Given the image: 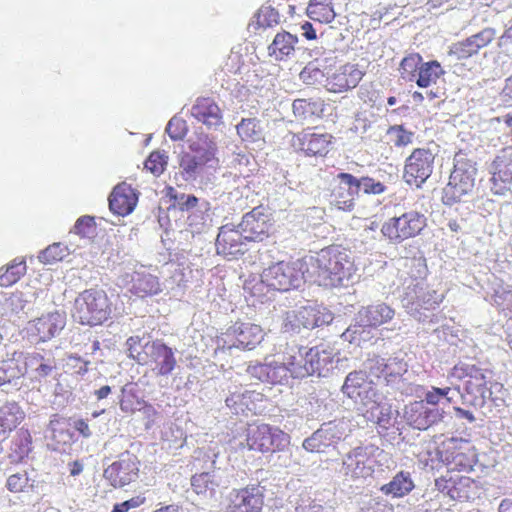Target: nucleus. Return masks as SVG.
I'll use <instances>...</instances> for the list:
<instances>
[{
  "instance_id": "dca6fc26",
  "label": "nucleus",
  "mask_w": 512,
  "mask_h": 512,
  "mask_svg": "<svg viewBox=\"0 0 512 512\" xmlns=\"http://www.w3.org/2000/svg\"><path fill=\"white\" fill-rule=\"evenodd\" d=\"M246 242L243 232L237 226L227 224L220 228L215 245L218 254L237 258L246 252Z\"/></svg>"
},
{
  "instance_id": "e2e57ef3",
  "label": "nucleus",
  "mask_w": 512,
  "mask_h": 512,
  "mask_svg": "<svg viewBox=\"0 0 512 512\" xmlns=\"http://www.w3.org/2000/svg\"><path fill=\"white\" fill-rule=\"evenodd\" d=\"M386 363V358L374 356L373 358L367 360L366 368L374 376L380 377L382 375L385 377Z\"/></svg>"
},
{
  "instance_id": "a878e982",
  "label": "nucleus",
  "mask_w": 512,
  "mask_h": 512,
  "mask_svg": "<svg viewBox=\"0 0 512 512\" xmlns=\"http://www.w3.org/2000/svg\"><path fill=\"white\" fill-rule=\"evenodd\" d=\"M191 114L208 127H217L222 124L221 109L209 98L198 99L191 108Z\"/></svg>"
},
{
  "instance_id": "a211bd4d",
  "label": "nucleus",
  "mask_w": 512,
  "mask_h": 512,
  "mask_svg": "<svg viewBox=\"0 0 512 512\" xmlns=\"http://www.w3.org/2000/svg\"><path fill=\"white\" fill-rule=\"evenodd\" d=\"M443 412L438 408H429L423 401H414L405 406L404 418L407 423L418 430H426L441 421Z\"/></svg>"
},
{
  "instance_id": "2eb2a0df",
  "label": "nucleus",
  "mask_w": 512,
  "mask_h": 512,
  "mask_svg": "<svg viewBox=\"0 0 512 512\" xmlns=\"http://www.w3.org/2000/svg\"><path fill=\"white\" fill-rule=\"evenodd\" d=\"M263 506V488L252 485L232 490L223 512H260Z\"/></svg>"
},
{
  "instance_id": "680f3d73",
  "label": "nucleus",
  "mask_w": 512,
  "mask_h": 512,
  "mask_svg": "<svg viewBox=\"0 0 512 512\" xmlns=\"http://www.w3.org/2000/svg\"><path fill=\"white\" fill-rule=\"evenodd\" d=\"M376 408L379 410V413L376 417V423L383 429H388L391 425L392 419V408L390 405H380L379 400L376 404H374Z\"/></svg>"
},
{
  "instance_id": "0eeeda50",
  "label": "nucleus",
  "mask_w": 512,
  "mask_h": 512,
  "mask_svg": "<svg viewBox=\"0 0 512 512\" xmlns=\"http://www.w3.org/2000/svg\"><path fill=\"white\" fill-rule=\"evenodd\" d=\"M425 226L426 217L423 214L409 211L390 218L382 225L381 232L391 242L400 243L418 235Z\"/></svg>"
},
{
  "instance_id": "a18cd8bd",
  "label": "nucleus",
  "mask_w": 512,
  "mask_h": 512,
  "mask_svg": "<svg viewBox=\"0 0 512 512\" xmlns=\"http://www.w3.org/2000/svg\"><path fill=\"white\" fill-rule=\"evenodd\" d=\"M478 52L473 46V41L470 38H466L462 41H458L449 47L448 56L454 60H465Z\"/></svg>"
},
{
  "instance_id": "7ed1b4c3",
  "label": "nucleus",
  "mask_w": 512,
  "mask_h": 512,
  "mask_svg": "<svg viewBox=\"0 0 512 512\" xmlns=\"http://www.w3.org/2000/svg\"><path fill=\"white\" fill-rule=\"evenodd\" d=\"M111 302L102 289H86L74 300L72 317L82 325L96 326L111 315Z\"/></svg>"
},
{
  "instance_id": "4468645a",
  "label": "nucleus",
  "mask_w": 512,
  "mask_h": 512,
  "mask_svg": "<svg viewBox=\"0 0 512 512\" xmlns=\"http://www.w3.org/2000/svg\"><path fill=\"white\" fill-rule=\"evenodd\" d=\"M138 462L134 454L126 451L104 470V477L114 487H123L138 477Z\"/></svg>"
},
{
  "instance_id": "39448f33",
  "label": "nucleus",
  "mask_w": 512,
  "mask_h": 512,
  "mask_svg": "<svg viewBox=\"0 0 512 512\" xmlns=\"http://www.w3.org/2000/svg\"><path fill=\"white\" fill-rule=\"evenodd\" d=\"M338 180V190H346L347 197L339 192L336 197V203L339 209L351 211L354 207V197L360 192L364 194L379 195L387 190V187L379 180L369 176H354L350 173H339L336 177Z\"/></svg>"
},
{
  "instance_id": "9d476101",
  "label": "nucleus",
  "mask_w": 512,
  "mask_h": 512,
  "mask_svg": "<svg viewBox=\"0 0 512 512\" xmlns=\"http://www.w3.org/2000/svg\"><path fill=\"white\" fill-rule=\"evenodd\" d=\"M435 155L430 149L418 148L406 159L404 179L410 186L421 188L434 169Z\"/></svg>"
},
{
  "instance_id": "473e14b6",
  "label": "nucleus",
  "mask_w": 512,
  "mask_h": 512,
  "mask_svg": "<svg viewBox=\"0 0 512 512\" xmlns=\"http://www.w3.org/2000/svg\"><path fill=\"white\" fill-rule=\"evenodd\" d=\"M298 38L286 31L277 33L273 42L269 45V55L276 60H283L289 57L295 51Z\"/></svg>"
},
{
  "instance_id": "79ce46f5",
  "label": "nucleus",
  "mask_w": 512,
  "mask_h": 512,
  "mask_svg": "<svg viewBox=\"0 0 512 512\" xmlns=\"http://www.w3.org/2000/svg\"><path fill=\"white\" fill-rule=\"evenodd\" d=\"M491 181H500L509 185L512 182V161L497 157L491 164Z\"/></svg>"
},
{
  "instance_id": "0e129e2a",
  "label": "nucleus",
  "mask_w": 512,
  "mask_h": 512,
  "mask_svg": "<svg viewBox=\"0 0 512 512\" xmlns=\"http://www.w3.org/2000/svg\"><path fill=\"white\" fill-rule=\"evenodd\" d=\"M279 21V13L271 7H263L260 9L258 22L261 25L272 26Z\"/></svg>"
},
{
  "instance_id": "7c9ffc66",
  "label": "nucleus",
  "mask_w": 512,
  "mask_h": 512,
  "mask_svg": "<svg viewBox=\"0 0 512 512\" xmlns=\"http://www.w3.org/2000/svg\"><path fill=\"white\" fill-rule=\"evenodd\" d=\"M45 438L49 441L47 445L52 450H58L60 445L69 444L72 441V433L68 429L66 420L56 417L50 420Z\"/></svg>"
},
{
  "instance_id": "bb28decb",
  "label": "nucleus",
  "mask_w": 512,
  "mask_h": 512,
  "mask_svg": "<svg viewBox=\"0 0 512 512\" xmlns=\"http://www.w3.org/2000/svg\"><path fill=\"white\" fill-rule=\"evenodd\" d=\"M331 135L304 132L299 137V148L308 156H324L328 153Z\"/></svg>"
},
{
  "instance_id": "423d86ee",
  "label": "nucleus",
  "mask_w": 512,
  "mask_h": 512,
  "mask_svg": "<svg viewBox=\"0 0 512 512\" xmlns=\"http://www.w3.org/2000/svg\"><path fill=\"white\" fill-rule=\"evenodd\" d=\"M347 423L344 419H334L324 422L309 437L305 438L302 447L311 453H324L330 447H335L347 435Z\"/></svg>"
},
{
  "instance_id": "774afa93",
  "label": "nucleus",
  "mask_w": 512,
  "mask_h": 512,
  "mask_svg": "<svg viewBox=\"0 0 512 512\" xmlns=\"http://www.w3.org/2000/svg\"><path fill=\"white\" fill-rule=\"evenodd\" d=\"M393 131L396 133V139L394 141L396 146H406L412 143V132L406 131L402 126L393 128Z\"/></svg>"
},
{
  "instance_id": "3c124183",
  "label": "nucleus",
  "mask_w": 512,
  "mask_h": 512,
  "mask_svg": "<svg viewBox=\"0 0 512 512\" xmlns=\"http://www.w3.org/2000/svg\"><path fill=\"white\" fill-rule=\"evenodd\" d=\"M165 131L172 140L177 141L186 136L188 127L184 119L174 116L169 120Z\"/></svg>"
},
{
  "instance_id": "c9c22d12",
  "label": "nucleus",
  "mask_w": 512,
  "mask_h": 512,
  "mask_svg": "<svg viewBox=\"0 0 512 512\" xmlns=\"http://www.w3.org/2000/svg\"><path fill=\"white\" fill-rule=\"evenodd\" d=\"M445 73L437 61L423 62L415 80L419 87L426 88L435 84L437 80Z\"/></svg>"
},
{
  "instance_id": "8fccbe9b",
  "label": "nucleus",
  "mask_w": 512,
  "mask_h": 512,
  "mask_svg": "<svg viewBox=\"0 0 512 512\" xmlns=\"http://www.w3.org/2000/svg\"><path fill=\"white\" fill-rule=\"evenodd\" d=\"M250 395L248 392H232L225 400L226 406L231 410L233 414H239L245 412L248 408V400Z\"/></svg>"
},
{
  "instance_id": "aec40b11",
  "label": "nucleus",
  "mask_w": 512,
  "mask_h": 512,
  "mask_svg": "<svg viewBox=\"0 0 512 512\" xmlns=\"http://www.w3.org/2000/svg\"><path fill=\"white\" fill-rule=\"evenodd\" d=\"M108 201L112 213L118 216H126L135 209L138 196L130 185L123 182L114 187Z\"/></svg>"
},
{
  "instance_id": "052dcab7",
  "label": "nucleus",
  "mask_w": 512,
  "mask_h": 512,
  "mask_svg": "<svg viewBox=\"0 0 512 512\" xmlns=\"http://www.w3.org/2000/svg\"><path fill=\"white\" fill-rule=\"evenodd\" d=\"M171 197L174 199V205L182 211L194 208L198 203V198L194 195L176 192L175 194H171Z\"/></svg>"
},
{
  "instance_id": "b1692460",
  "label": "nucleus",
  "mask_w": 512,
  "mask_h": 512,
  "mask_svg": "<svg viewBox=\"0 0 512 512\" xmlns=\"http://www.w3.org/2000/svg\"><path fill=\"white\" fill-rule=\"evenodd\" d=\"M66 325V316L61 312H52L42 315L35 320L34 328L39 340L46 342L58 335Z\"/></svg>"
},
{
  "instance_id": "4c0bfd02",
  "label": "nucleus",
  "mask_w": 512,
  "mask_h": 512,
  "mask_svg": "<svg viewBox=\"0 0 512 512\" xmlns=\"http://www.w3.org/2000/svg\"><path fill=\"white\" fill-rule=\"evenodd\" d=\"M23 418L24 413L16 402H7L0 407V423L4 429L16 428Z\"/></svg>"
},
{
  "instance_id": "58836bf2",
  "label": "nucleus",
  "mask_w": 512,
  "mask_h": 512,
  "mask_svg": "<svg viewBox=\"0 0 512 512\" xmlns=\"http://www.w3.org/2000/svg\"><path fill=\"white\" fill-rule=\"evenodd\" d=\"M26 273L24 260L14 259L6 267L0 268V286L8 287L16 283Z\"/></svg>"
},
{
  "instance_id": "f8f14e48",
  "label": "nucleus",
  "mask_w": 512,
  "mask_h": 512,
  "mask_svg": "<svg viewBox=\"0 0 512 512\" xmlns=\"http://www.w3.org/2000/svg\"><path fill=\"white\" fill-rule=\"evenodd\" d=\"M24 352L6 353L0 359V387L6 392L19 391L25 381Z\"/></svg>"
},
{
  "instance_id": "6e6552de",
  "label": "nucleus",
  "mask_w": 512,
  "mask_h": 512,
  "mask_svg": "<svg viewBox=\"0 0 512 512\" xmlns=\"http://www.w3.org/2000/svg\"><path fill=\"white\" fill-rule=\"evenodd\" d=\"M290 436L279 428L268 424L251 426L247 430L246 447L249 450L268 452L280 451L289 445Z\"/></svg>"
},
{
  "instance_id": "37998d69",
  "label": "nucleus",
  "mask_w": 512,
  "mask_h": 512,
  "mask_svg": "<svg viewBox=\"0 0 512 512\" xmlns=\"http://www.w3.org/2000/svg\"><path fill=\"white\" fill-rule=\"evenodd\" d=\"M385 382L388 378L404 375L408 370V363L405 361V353L399 351L386 359Z\"/></svg>"
},
{
  "instance_id": "72a5a7b5",
  "label": "nucleus",
  "mask_w": 512,
  "mask_h": 512,
  "mask_svg": "<svg viewBox=\"0 0 512 512\" xmlns=\"http://www.w3.org/2000/svg\"><path fill=\"white\" fill-rule=\"evenodd\" d=\"M325 108L324 101L320 98L295 99L292 110L296 118L307 120L312 117H321Z\"/></svg>"
},
{
  "instance_id": "c03bdc74",
  "label": "nucleus",
  "mask_w": 512,
  "mask_h": 512,
  "mask_svg": "<svg viewBox=\"0 0 512 512\" xmlns=\"http://www.w3.org/2000/svg\"><path fill=\"white\" fill-rule=\"evenodd\" d=\"M70 254L69 248L62 243H53L42 250L38 256L39 260L45 264H51L63 260Z\"/></svg>"
},
{
  "instance_id": "9b49d317",
  "label": "nucleus",
  "mask_w": 512,
  "mask_h": 512,
  "mask_svg": "<svg viewBox=\"0 0 512 512\" xmlns=\"http://www.w3.org/2000/svg\"><path fill=\"white\" fill-rule=\"evenodd\" d=\"M229 337L235 338L234 341L227 343L225 340L217 341L215 353H224L225 350L231 351L233 348H242L252 350L263 340V330L259 325L252 323H236L229 329Z\"/></svg>"
},
{
  "instance_id": "c756f323",
  "label": "nucleus",
  "mask_w": 512,
  "mask_h": 512,
  "mask_svg": "<svg viewBox=\"0 0 512 512\" xmlns=\"http://www.w3.org/2000/svg\"><path fill=\"white\" fill-rule=\"evenodd\" d=\"M191 150L195 153L193 156L201 166L207 165L209 168L215 169L219 164V159L216 156L217 144L209 138L200 139L190 145Z\"/></svg>"
},
{
  "instance_id": "4d7b16f0",
  "label": "nucleus",
  "mask_w": 512,
  "mask_h": 512,
  "mask_svg": "<svg viewBox=\"0 0 512 512\" xmlns=\"http://www.w3.org/2000/svg\"><path fill=\"white\" fill-rule=\"evenodd\" d=\"M268 367H269V362H265V363H259V362L252 363L251 362L247 365L245 371L251 378H254V379L262 381V382H267L268 375H269Z\"/></svg>"
},
{
  "instance_id": "603ef678",
  "label": "nucleus",
  "mask_w": 512,
  "mask_h": 512,
  "mask_svg": "<svg viewBox=\"0 0 512 512\" xmlns=\"http://www.w3.org/2000/svg\"><path fill=\"white\" fill-rule=\"evenodd\" d=\"M168 156L165 152L155 151L150 154L145 161V168L154 175H160L167 165Z\"/></svg>"
},
{
  "instance_id": "bf43d9fd",
  "label": "nucleus",
  "mask_w": 512,
  "mask_h": 512,
  "mask_svg": "<svg viewBox=\"0 0 512 512\" xmlns=\"http://www.w3.org/2000/svg\"><path fill=\"white\" fill-rule=\"evenodd\" d=\"M28 481L27 473L23 471L10 475L6 485L11 492H20L27 486Z\"/></svg>"
},
{
  "instance_id": "412c9836",
  "label": "nucleus",
  "mask_w": 512,
  "mask_h": 512,
  "mask_svg": "<svg viewBox=\"0 0 512 512\" xmlns=\"http://www.w3.org/2000/svg\"><path fill=\"white\" fill-rule=\"evenodd\" d=\"M363 77V72L355 65L346 64L327 78L326 87L329 91L340 93L355 88Z\"/></svg>"
},
{
  "instance_id": "e433bc0d",
  "label": "nucleus",
  "mask_w": 512,
  "mask_h": 512,
  "mask_svg": "<svg viewBox=\"0 0 512 512\" xmlns=\"http://www.w3.org/2000/svg\"><path fill=\"white\" fill-rule=\"evenodd\" d=\"M237 134L243 141L257 142L263 138L260 120L256 118H243L236 126Z\"/></svg>"
},
{
  "instance_id": "49530a36",
  "label": "nucleus",
  "mask_w": 512,
  "mask_h": 512,
  "mask_svg": "<svg viewBox=\"0 0 512 512\" xmlns=\"http://www.w3.org/2000/svg\"><path fill=\"white\" fill-rule=\"evenodd\" d=\"M268 371L267 382L272 384H282L288 380L290 375V367L286 365L285 357L282 362L270 361Z\"/></svg>"
},
{
  "instance_id": "13d9d810",
  "label": "nucleus",
  "mask_w": 512,
  "mask_h": 512,
  "mask_svg": "<svg viewBox=\"0 0 512 512\" xmlns=\"http://www.w3.org/2000/svg\"><path fill=\"white\" fill-rule=\"evenodd\" d=\"M386 385L391 387L394 391H398L401 395H412L415 391L414 386L400 375L394 378H388Z\"/></svg>"
},
{
  "instance_id": "2f4dec72",
  "label": "nucleus",
  "mask_w": 512,
  "mask_h": 512,
  "mask_svg": "<svg viewBox=\"0 0 512 512\" xmlns=\"http://www.w3.org/2000/svg\"><path fill=\"white\" fill-rule=\"evenodd\" d=\"M286 365L290 367V376L294 378H304L308 376V348L298 347L296 345L288 348L284 355Z\"/></svg>"
},
{
  "instance_id": "cd10ccee",
  "label": "nucleus",
  "mask_w": 512,
  "mask_h": 512,
  "mask_svg": "<svg viewBox=\"0 0 512 512\" xmlns=\"http://www.w3.org/2000/svg\"><path fill=\"white\" fill-rule=\"evenodd\" d=\"M131 292L138 297L158 294L161 291L159 280L156 276L146 271H135L131 277Z\"/></svg>"
},
{
  "instance_id": "f03ea898",
  "label": "nucleus",
  "mask_w": 512,
  "mask_h": 512,
  "mask_svg": "<svg viewBox=\"0 0 512 512\" xmlns=\"http://www.w3.org/2000/svg\"><path fill=\"white\" fill-rule=\"evenodd\" d=\"M310 276L308 258L305 257L293 262L279 261L270 265L263 270L261 280L266 286L285 292L310 282Z\"/></svg>"
},
{
  "instance_id": "ea45409f",
  "label": "nucleus",
  "mask_w": 512,
  "mask_h": 512,
  "mask_svg": "<svg viewBox=\"0 0 512 512\" xmlns=\"http://www.w3.org/2000/svg\"><path fill=\"white\" fill-rule=\"evenodd\" d=\"M214 477L215 476L209 472L194 475L191 479L193 490L197 494L213 497L218 487V483L215 481Z\"/></svg>"
},
{
  "instance_id": "09e8293b",
  "label": "nucleus",
  "mask_w": 512,
  "mask_h": 512,
  "mask_svg": "<svg viewBox=\"0 0 512 512\" xmlns=\"http://www.w3.org/2000/svg\"><path fill=\"white\" fill-rule=\"evenodd\" d=\"M179 166L185 180L196 179L199 173V169L202 167L200 164H198L196 158L189 153H185L181 156Z\"/></svg>"
},
{
  "instance_id": "69168bd1",
  "label": "nucleus",
  "mask_w": 512,
  "mask_h": 512,
  "mask_svg": "<svg viewBox=\"0 0 512 512\" xmlns=\"http://www.w3.org/2000/svg\"><path fill=\"white\" fill-rule=\"evenodd\" d=\"M316 306H307L299 309L300 322L305 329H314Z\"/></svg>"
},
{
  "instance_id": "393cba45",
  "label": "nucleus",
  "mask_w": 512,
  "mask_h": 512,
  "mask_svg": "<svg viewBox=\"0 0 512 512\" xmlns=\"http://www.w3.org/2000/svg\"><path fill=\"white\" fill-rule=\"evenodd\" d=\"M147 354L155 363L157 374L169 375L176 366V359L173 350L161 342H153L147 347Z\"/></svg>"
},
{
  "instance_id": "c85d7f7f",
  "label": "nucleus",
  "mask_w": 512,
  "mask_h": 512,
  "mask_svg": "<svg viewBox=\"0 0 512 512\" xmlns=\"http://www.w3.org/2000/svg\"><path fill=\"white\" fill-rule=\"evenodd\" d=\"M25 374L31 370L34 378L38 381L49 376L56 369L54 358H46L44 355L33 352L24 353Z\"/></svg>"
},
{
  "instance_id": "de8ad7c7",
  "label": "nucleus",
  "mask_w": 512,
  "mask_h": 512,
  "mask_svg": "<svg viewBox=\"0 0 512 512\" xmlns=\"http://www.w3.org/2000/svg\"><path fill=\"white\" fill-rule=\"evenodd\" d=\"M300 79L307 85H316L325 80V74L320 69L317 61H312L300 72Z\"/></svg>"
},
{
  "instance_id": "6ab92c4d",
  "label": "nucleus",
  "mask_w": 512,
  "mask_h": 512,
  "mask_svg": "<svg viewBox=\"0 0 512 512\" xmlns=\"http://www.w3.org/2000/svg\"><path fill=\"white\" fill-rule=\"evenodd\" d=\"M367 449L358 446L349 451L342 460L340 472L346 480L356 481L371 475L372 469L366 465Z\"/></svg>"
},
{
  "instance_id": "1a4fd4ad",
  "label": "nucleus",
  "mask_w": 512,
  "mask_h": 512,
  "mask_svg": "<svg viewBox=\"0 0 512 512\" xmlns=\"http://www.w3.org/2000/svg\"><path fill=\"white\" fill-rule=\"evenodd\" d=\"M442 300L443 295L429 288L421 277L412 278L403 288V294L401 296L403 306L411 311L433 309L438 306Z\"/></svg>"
},
{
  "instance_id": "ddd939ff",
  "label": "nucleus",
  "mask_w": 512,
  "mask_h": 512,
  "mask_svg": "<svg viewBox=\"0 0 512 512\" xmlns=\"http://www.w3.org/2000/svg\"><path fill=\"white\" fill-rule=\"evenodd\" d=\"M342 392L363 405L376 404L379 395L375 384L368 380L362 371H354L347 375L342 386Z\"/></svg>"
},
{
  "instance_id": "5fc2aeb1",
  "label": "nucleus",
  "mask_w": 512,
  "mask_h": 512,
  "mask_svg": "<svg viewBox=\"0 0 512 512\" xmlns=\"http://www.w3.org/2000/svg\"><path fill=\"white\" fill-rule=\"evenodd\" d=\"M95 231L94 218L91 216L80 217L70 232L75 233L81 237H88Z\"/></svg>"
},
{
  "instance_id": "5701e85b",
  "label": "nucleus",
  "mask_w": 512,
  "mask_h": 512,
  "mask_svg": "<svg viewBox=\"0 0 512 512\" xmlns=\"http://www.w3.org/2000/svg\"><path fill=\"white\" fill-rule=\"evenodd\" d=\"M333 351L324 346L308 348V376L317 374L319 377H326L333 368Z\"/></svg>"
},
{
  "instance_id": "864d4df0",
  "label": "nucleus",
  "mask_w": 512,
  "mask_h": 512,
  "mask_svg": "<svg viewBox=\"0 0 512 512\" xmlns=\"http://www.w3.org/2000/svg\"><path fill=\"white\" fill-rule=\"evenodd\" d=\"M283 332L286 333H299L300 329L303 328L300 322V313L298 311H287L284 313L282 317V326Z\"/></svg>"
},
{
  "instance_id": "4be33fe9",
  "label": "nucleus",
  "mask_w": 512,
  "mask_h": 512,
  "mask_svg": "<svg viewBox=\"0 0 512 512\" xmlns=\"http://www.w3.org/2000/svg\"><path fill=\"white\" fill-rule=\"evenodd\" d=\"M395 315L392 309L386 303H378L362 307L356 314L355 321L361 327H378L393 319Z\"/></svg>"
},
{
  "instance_id": "f257e3e1",
  "label": "nucleus",
  "mask_w": 512,
  "mask_h": 512,
  "mask_svg": "<svg viewBox=\"0 0 512 512\" xmlns=\"http://www.w3.org/2000/svg\"><path fill=\"white\" fill-rule=\"evenodd\" d=\"M310 282L326 288L348 286L356 276L351 251L337 245L326 247L309 256Z\"/></svg>"
},
{
  "instance_id": "f3484780",
  "label": "nucleus",
  "mask_w": 512,
  "mask_h": 512,
  "mask_svg": "<svg viewBox=\"0 0 512 512\" xmlns=\"http://www.w3.org/2000/svg\"><path fill=\"white\" fill-rule=\"evenodd\" d=\"M269 215L262 207H256L242 217L237 227L243 232L248 242L262 241L270 229Z\"/></svg>"
},
{
  "instance_id": "338daca9",
  "label": "nucleus",
  "mask_w": 512,
  "mask_h": 512,
  "mask_svg": "<svg viewBox=\"0 0 512 512\" xmlns=\"http://www.w3.org/2000/svg\"><path fill=\"white\" fill-rule=\"evenodd\" d=\"M314 328L328 325L333 321V314L325 307H316Z\"/></svg>"
},
{
  "instance_id": "a19ab883",
  "label": "nucleus",
  "mask_w": 512,
  "mask_h": 512,
  "mask_svg": "<svg viewBox=\"0 0 512 512\" xmlns=\"http://www.w3.org/2000/svg\"><path fill=\"white\" fill-rule=\"evenodd\" d=\"M422 63L419 54H410L403 58L399 68L401 78L406 82H415Z\"/></svg>"
},
{
  "instance_id": "f704fd0d",
  "label": "nucleus",
  "mask_w": 512,
  "mask_h": 512,
  "mask_svg": "<svg viewBox=\"0 0 512 512\" xmlns=\"http://www.w3.org/2000/svg\"><path fill=\"white\" fill-rule=\"evenodd\" d=\"M415 485L409 472L400 471L393 479L381 486L380 491L385 495H392L395 498L404 497L409 494Z\"/></svg>"
},
{
  "instance_id": "20e7f679",
  "label": "nucleus",
  "mask_w": 512,
  "mask_h": 512,
  "mask_svg": "<svg viewBox=\"0 0 512 512\" xmlns=\"http://www.w3.org/2000/svg\"><path fill=\"white\" fill-rule=\"evenodd\" d=\"M477 168L475 162L467 159L464 154H457L454 158V169L450 174L449 182L443 189V202L453 205L460 202L465 196L471 195L476 180Z\"/></svg>"
},
{
  "instance_id": "6e6d98bb",
  "label": "nucleus",
  "mask_w": 512,
  "mask_h": 512,
  "mask_svg": "<svg viewBox=\"0 0 512 512\" xmlns=\"http://www.w3.org/2000/svg\"><path fill=\"white\" fill-rule=\"evenodd\" d=\"M471 41H473V46L476 51L479 52L480 49L489 45L495 38V30L492 28H485L482 31L472 35L469 37Z\"/></svg>"
}]
</instances>
